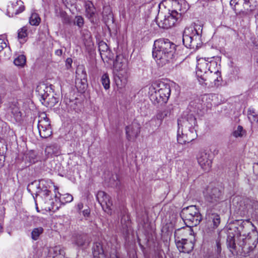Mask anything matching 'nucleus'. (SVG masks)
<instances>
[{
  "label": "nucleus",
  "instance_id": "obj_42",
  "mask_svg": "<svg viewBox=\"0 0 258 258\" xmlns=\"http://www.w3.org/2000/svg\"><path fill=\"white\" fill-rule=\"evenodd\" d=\"M74 24L79 28H81L84 25V19L81 16H77L75 17Z\"/></svg>",
  "mask_w": 258,
  "mask_h": 258
},
{
  "label": "nucleus",
  "instance_id": "obj_60",
  "mask_svg": "<svg viewBox=\"0 0 258 258\" xmlns=\"http://www.w3.org/2000/svg\"><path fill=\"white\" fill-rule=\"evenodd\" d=\"M253 44L254 46L256 48L258 49V42L256 41L253 42Z\"/></svg>",
  "mask_w": 258,
  "mask_h": 258
},
{
  "label": "nucleus",
  "instance_id": "obj_34",
  "mask_svg": "<svg viewBox=\"0 0 258 258\" xmlns=\"http://www.w3.org/2000/svg\"><path fill=\"white\" fill-rule=\"evenodd\" d=\"M13 7L16 9L15 15L19 14L25 10L23 2L21 0L17 1L16 4L13 5Z\"/></svg>",
  "mask_w": 258,
  "mask_h": 258
},
{
  "label": "nucleus",
  "instance_id": "obj_45",
  "mask_svg": "<svg viewBox=\"0 0 258 258\" xmlns=\"http://www.w3.org/2000/svg\"><path fill=\"white\" fill-rule=\"evenodd\" d=\"M100 55L103 60L105 58L111 59V57H112V54L109 49H108L106 52L104 53L101 52Z\"/></svg>",
  "mask_w": 258,
  "mask_h": 258
},
{
  "label": "nucleus",
  "instance_id": "obj_46",
  "mask_svg": "<svg viewBox=\"0 0 258 258\" xmlns=\"http://www.w3.org/2000/svg\"><path fill=\"white\" fill-rule=\"evenodd\" d=\"M187 132L188 138L189 137V136H194L193 135H194L195 136V139L196 138L197 135L196 133V130L194 127H188V128L187 129Z\"/></svg>",
  "mask_w": 258,
  "mask_h": 258
},
{
  "label": "nucleus",
  "instance_id": "obj_44",
  "mask_svg": "<svg viewBox=\"0 0 258 258\" xmlns=\"http://www.w3.org/2000/svg\"><path fill=\"white\" fill-rule=\"evenodd\" d=\"M109 49V47L105 42L103 41H100L98 43V50L100 54L101 52L104 53L106 52V51Z\"/></svg>",
  "mask_w": 258,
  "mask_h": 258
},
{
  "label": "nucleus",
  "instance_id": "obj_6",
  "mask_svg": "<svg viewBox=\"0 0 258 258\" xmlns=\"http://www.w3.org/2000/svg\"><path fill=\"white\" fill-rule=\"evenodd\" d=\"M185 9L186 8H184V10L180 8L179 9L180 13H178L177 10L169 11L168 13L164 16V19H161L159 22L158 21V20L160 18L159 15H158L156 18L158 26L165 29H168L174 26L178 20H181V14L184 13Z\"/></svg>",
  "mask_w": 258,
  "mask_h": 258
},
{
  "label": "nucleus",
  "instance_id": "obj_20",
  "mask_svg": "<svg viewBox=\"0 0 258 258\" xmlns=\"http://www.w3.org/2000/svg\"><path fill=\"white\" fill-rule=\"evenodd\" d=\"M177 123L179 128L187 129L188 127H194L196 125L197 120L193 114H188L178 119Z\"/></svg>",
  "mask_w": 258,
  "mask_h": 258
},
{
  "label": "nucleus",
  "instance_id": "obj_33",
  "mask_svg": "<svg viewBox=\"0 0 258 258\" xmlns=\"http://www.w3.org/2000/svg\"><path fill=\"white\" fill-rule=\"evenodd\" d=\"M41 19L38 14L32 13L29 19V23L32 26H38L40 23Z\"/></svg>",
  "mask_w": 258,
  "mask_h": 258
},
{
  "label": "nucleus",
  "instance_id": "obj_48",
  "mask_svg": "<svg viewBox=\"0 0 258 258\" xmlns=\"http://www.w3.org/2000/svg\"><path fill=\"white\" fill-rule=\"evenodd\" d=\"M7 46V43L5 42L4 40L0 38V52H1Z\"/></svg>",
  "mask_w": 258,
  "mask_h": 258
},
{
  "label": "nucleus",
  "instance_id": "obj_57",
  "mask_svg": "<svg viewBox=\"0 0 258 258\" xmlns=\"http://www.w3.org/2000/svg\"><path fill=\"white\" fill-rule=\"evenodd\" d=\"M204 258H218V257L215 256L213 254H207V255H205Z\"/></svg>",
  "mask_w": 258,
  "mask_h": 258
},
{
  "label": "nucleus",
  "instance_id": "obj_40",
  "mask_svg": "<svg viewBox=\"0 0 258 258\" xmlns=\"http://www.w3.org/2000/svg\"><path fill=\"white\" fill-rule=\"evenodd\" d=\"M206 59H208L207 62H209V67H210V71L213 72V71L215 70V69L217 66V58L213 57L206 58Z\"/></svg>",
  "mask_w": 258,
  "mask_h": 258
},
{
  "label": "nucleus",
  "instance_id": "obj_31",
  "mask_svg": "<svg viewBox=\"0 0 258 258\" xmlns=\"http://www.w3.org/2000/svg\"><path fill=\"white\" fill-rule=\"evenodd\" d=\"M50 192H51V191L50 190H45V191H36V192L35 194V196H34L33 195V198L34 199L35 201L36 206H37V204L36 203V201L35 200L36 198H37V197H40L41 199H44V201H45V203H46V202H47L48 200H51V197L49 196Z\"/></svg>",
  "mask_w": 258,
  "mask_h": 258
},
{
  "label": "nucleus",
  "instance_id": "obj_39",
  "mask_svg": "<svg viewBox=\"0 0 258 258\" xmlns=\"http://www.w3.org/2000/svg\"><path fill=\"white\" fill-rule=\"evenodd\" d=\"M101 82L104 89L106 90L108 89L110 87V80L109 78L108 75L104 74L101 77Z\"/></svg>",
  "mask_w": 258,
  "mask_h": 258
},
{
  "label": "nucleus",
  "instance_id": "obj_7",
  "mask_svg": "<svg viewBox=\"0 0 258 258\" xmlns=\"http://www.w3.org/2000/svg\"><path fill=\"white\" fill-rule=\"evenodd\" d=\"M206 223L204 230L208 233H211L218 228L221 223L219 214L215 213L213 209H207L206 215Z\"/></svg>",
  "mask_w": 258,
  "mask_h": 258
},
{
  "label": "nucleus",
  "instance_id": "obj_4",
  "mask_svg": "<svg viewBox=\"0 0 258 258\" xmlns=\"http://www.w3.org/2000/svg\"><path fill=\"white\" fill-rule=\"evenodd\" d=\"M180 215L185 224L188 227L197 226L202 220V216L199 209L194 205L184 208Z\"/></svg>",
  "mask_w": 258,
  "mask_h": 258
},
{
  "label": "nucleus",
  "instance_id": "obj_59",
  "mask_svg": "<svg viewBox=\"0 0 258 258\" xmlns=\"http://www.w3.org/2000/svg\"><path fill=\"white\" fill-rule=\"evenodd\" d=\"M181 228H183L184 229L183 230H182L180 232H179L180 237H182V235L184 233L185 229L184 227H181Z\"/></svg>",
  "mask_w": 258,
  "mask_h": 258
},
{
  "label": "nucleus",
  "instance_id": "obj_53",
  "mask_svg": "<svg viewBox=\"0 0 258 258\" xmlns=\"http://www.w3.org/2000/svg\"><path fill=\"white\" fill-rule=\"evenodd\" d=\"M81 212H82L83 215L84 217H89L90 213V210L89 208H87L86 209L84 210Z\"/></svg>",
  "mask_w": 258,
  "mask_h": 258
},
{
  "label": "nucleus",
  "instance_id": "obj_3",
  "mask_svg": "<svg viewBox=\"0 0 258 258\" xmlns=\"http://www.w3.org/2000/svg\"><path fill=\"white\" fill-rule=\"evenodd\" d=\"M205 201L210 207L216 206L223 201L224 189L215 184H210L203 191Z\"/></svg>",
  "mask_w": 258,
  "mask_h": 258
},
{
  "label": "nucleus",
  "instance_id": "obj_23",
  "mask_svg": "<svg viewBox=\"0 0 258 258\" xmlns=\"http://www.w3.org/2000/svg\"><path fill=\"white\" fill-rule=\"evenodd\" d=\"M96 199L103 209L106 208L109 210L112 205L109 195L103 191H99L96 195Z\"/></svg>",
  "mask_w": 258,
  "mask_h": 258
},
{
  "label": "nucleus",
  "instance_id": "obj_13",
  "mask_svg": "<svg viewBox=\"0 0 258 258\" xmlns=\"http://www.w3.org/2000/svg\"><path fill=\"white\" fill-rule=\"evenodd\" d=\"M87 86V75L85 69L83 66H80L76 70V87L80 92L83 93Z\"/></svg>",
  "mask_w": 258,
  "mask_h": 258
},
{
  "label": "nucleus",
  "instance_id": "obj_52",
  "mask_svg": "<svg viewBox=\"0 0 258 258\" xmlns=\"http://www.w3.org/2000/svg\"><path fill=\"white\" fill-rule=\"evenodd\" d=\"M83 204L81 202L79 203L77 205V212L80 213L82 212V210L83 208Z\"/></svg>",
  "mask_w": 258,
  "mask_h": 258
},
{
  "label": "nucleus",
  "instance_id": "obj_9",
  "mask_svg": "<svg viewBox=\"0 0 258 258\" xmlns=\"http://www.w3.org/2000/svg\"><path fill=\"white\" fill-rule=\"evenodd\" d=\"M237 243L240 247L242 248L246 244L248 245L247 254L252 251L258 243L257 232L256 230H252L251 234L237 240Z\"/></svg>",
  "mask_w": 258,
  "mask_h": 258
},
{
  "label": "nucleus",
  "instance_id": "obj_37",
  "mask_svg": "<svg viewBox=\"0 0 258 258\" xmlns=\"http://www.w3.org/2000/svg\"><path fill=\"white\" fill-rule=\"evenodd\" d=\"M43 228L39 227L33 229L31 232V238L34 240L38 239L39 236L43 232Z\"/></svg>",
  "mask_w": 258,
  "mask_h": 258
},
{
  "label": "nucleus",
  "instance_id": "obj_28",
  "mask_svg": "<svg viewBox=\"0 0 258 258\" xmlns=\"http://www.w3.org/2000/svg\"><path fill=\"white\" fill-rule=\"evenodd\" d=\"M92 253L94 258H104V253L102 244L100 242L94 243L92 247Z\"/></svg>",
  "mask_w": 258,
  "mask_h": 258
},
{
  "label": "nucleus",
  "instance_id": "obj_62",
  "mask_svg": "<svg viewBox=\"0 0 258 258\" xmlns=\"http://www.w3.org/2000/svg\"><path fill=\"white\" fill-rule=\"evenodd\" d=\"M256 34L258 38V26H256Z\"/></svg>",
  "mask_w": 258,
  "mask_h": 258
},
{
  "label": "nucleus",
  "instance_id": "obj_30",
  "mask_svg": "<svg viewBox=\"0 0 258 258\" xmlns=\"http://www.w3.org/2000/svg\"><path fill=\"white\" fill-rule=\"evenodd\" d=\"M191 28L185 30L182 36L183 45L186 48H192Z\"/></svg>",
  "mask_w": 258,
  "mask_h": 258
},
{
  "label": "nucleus",
  "instance_id": "obj_32",
  "mask_svg": "<svg viewBox=\"0 0 258 258\" xmlns=\"http://www.w3.org/2000/svg\"><path fill=\"white\" fill-rule=\"evenodd\" d=\"M26 62V57L24 54L19 55L14 60V64L19 67H24Z\"/></svg>",
  "mask_w": 258,
  "mask_h": 258
},
{
  "label": "nucleus",
  "instance_id": "obj_14",
  "mask_svg": "<svg viewBox=\"0 0 258 258\" xmlns=\"http://www.w3.org/2000/svg\"><path fill=\"white\" fill-rule=\"evenodd\" d=\"M72 243L78 247L88 246L92 241L91 237L86 233L78 232L74 233L72 237Z\"/></svg>",
  "mask_w": 258,
  "mask_h": 258
},
{
  "label": "nucleus",
  "instance_id": "obj_61",
  "mask_svg": "<svg viewBox=\"0 0 258 258\" xmlns=\"http://www.w3.org/2000/svg\"><path fill=\"white\" fill-rule=\"evenodd\" d=\"M86 36L87 37V38L88 39H90L91 37V36L90 35V34H87Z\"/></svg>",
  "mask_w": 258,
  "mask_h": 258
},
{
  "label": "nucleus",
  "instance_id": "obj_36",
  "mask_svg": "<svg viewBox=\"0 0 258 258\" xmlns=\"http://www.w3.org/2000/svg\"><path fill=\"white\" fill-rule=\"evenodd\" d=\"M227 245L228 248L236 249V241L234 235H228L227 238Z\"/></svg>",
  "mask_w": 258,
  "mask_h": 258
},
{
  "label": "nucleus",
  "instance_id": "obj_26",
  "mask_svg": "<svg viewBox=\"0 0 258 258\" xmlns=\"http://www.w3.org/2000/svg\"><path fill=\"white\" fill-rule=\"evenodd\" d=\"M173 110V105L172 104L169 105L164 110L158 111L156 115L151 119V121L152 122L157 120V124L159 126L161 124L164 118L169 115Z\"/></svg>",
  "mask_w": 258,
  "mask_h": 258
},
{
  "label": "nucleus",
  "instance_id": "obj_19",
  "mask_svg": "<svg viewBox=\"0 0 258 258\" xmlns=\"http://www.w3.org/2000/svg\"><path fill=\"white\" fill-rule=\"evenodd\" d=\"M152 86L159 92L160 94L159 95H162L165 101L167 102L171 92L170 85L164 82L157 81Z\"/></svg>",
  "mask_w": 258,
  "mask_h": 258
},
{
  "label": "nucleus",
  "instance_id": "obj_16",
  "mask_svg": "<svg viewBox=\"0 0 258 258\" xmlns=\"http://www.w3.org/2000/svg\"><path fill=\"white\" fill-rule=\"evenodd\" d=\"M230 4L233 6V9L237 13V11L239 14H246L248 12H250L251 9L249 0H231Z\"/></svg>",
  "mask_w": 258,
  "mask_h": 258
},
{
  "label": "nucleus",
  "instance_id": "obj_51",
  "mask_svg": "<svg viewBox=\"0 0 258 258\" xmlns=\"http://www.w3.org/2000/svg\"><path fill=\"white\" fill-rule=\"evenodd\" d=\"M5 160V156L0 153V168L4 166Z\"/></svg>",
  "mask_w": 258,
  "mask_h": 258
},
{
  "label": "nucleus",
  "instance_id": "obj_18",
  "mask_svg": "<svg viewBox=\"0 0 258 258\" xmlns=\"http://www.w3.org/2000/svg\"><path fill=\"white\" fill-rule=\"evenodd\" d=\"M207 61L208 59L206 58H200L197 60L196 75L198 80L211 72Z\"/></svg>",
  "mask_w": 258,
  "mask_h": 258
},
{
  "label": "nucleus",
  "instance_id": "obj_55",
  "mask_svg": "<svg viewBox=\"0 0 258 258\" xmlns=\"http://www.w3.org/2000/svg\"><path fill=\"white\" fill-rule=\"evenodd\" d=\"M62 53V51L61 49H57L55 51V54L58 56H61Z\"/></svg>",
  "mask_w": 258,
  "mask_h": 258
},
{
  "label": "nucleus",
  "instance_id": "obj_63",
  "mask_svg": "<svg viewBox=\"0 0 258 258\" xmlns=\"http://www.w3.org/2000/svg\"><path fill=\"white\" fill-rule=\"evenodd\" d=\"M2 229H3V227L1 225V224L0 223V232H1L2 231Z\"/></svg>",
  "mask_w": 258,
  "mask_h": 258
},
{
  "label": "nucleus",
  "instance_id": "obj_38",
  "mask_svg": "<svg viewBox=\"0 0 258 258\" xmlns=\"http://www.w3.org/2000/svg\"><path fill=\"white\" fill-rule=\"evenodd\" d=\"M232 135L236 138L242 137L246 135V131L243 130L242 126L238 125L237 129L232 133Z\"/></svg>",
  "mask_w": 258,
  "mask_h": 258
},
{
  "label": "nucleus",
  "instance_id": "obj_49",
  "mask_svg": "<svg viewBox=\"0 0 258 258\" xmlns=\"http://www.w3.org/2000/svg\"><path fill=\"white\" fill-rule=\"evenodd\" d=\"M252 207L255 213L258 215V201H254L252 203Z\"/></svg>",
  "mask_w": 258,
  "mask_h": 258
},
{
  "label": "nucleus",
  "instance_id": "obj_64",
  "mask_svg": "<svg viewBox=\"0 0 258 258\" xmlns=\"http://www.w3.org/2000/svg\"><path fill=\"white\" fill-rule=\"evenodd\" d=\"M112 258H120L117 255H115L114 256H113Z\"/></svg>",
  "mask_w": 258,
  "mask_h": 258
},
{
  "label": "nucleus",
  "instance_id": "obj_12",
  "mask_svg": "<svg viewBox=\"0 0 258 258\" xmlns=\"http://www.w3.org/2000/svg\"><path fill=\"white\" fill-rule=\"evenodd\" d=\"M40 118L37 125L39 135L41 138L46 139L51 136L52 133L50 121L45 113Z\"/></svg>",
  "mask_w": 258,
  "mask_h": 258
},
{
  "label": "nucleus",
  "instance_id": "obj_8",
  "mask_svg": "<svg viewBox=\"0 0 258 258\" xmlns=\"http://www.w3.org/2000/svg\"><path fill=\"white\" fill-rule=\"evenodd\" d=\"M183 228L176 229L174 232L175 242L180 252L189 253L194 248V244L186 238L181 237L179 232L183 230Z\"/></svg>",
  "mask_w": 258,
  "mask_h": 258
},
{
  "label": "nucleus",
  "instance_id": "obj_15",
  "mask_svg": "<svg viewBox=\"0 0 258 258\" xmlns=\"http://www.w3.org/2000/svg\"><path fill=\"white\" fill-rule=\"evenodd\" d=\"M202 31L203 28L201 25L195 24L194 28L191 27L192 49H197L201 46Z\"/></svg>",
  "mask_w": 258,
  "mask_h": 258
},
{
  "label": "nucleus",
  "instance_id": "obj_41",
  "mask_svg": "<svg viewBox=\"0 0 258 258\" xmlns=\"http://www.w3.org/2000/svg\"><path fill=\"white\" fill-rule=\"evenodd\" d=\"M28 36L27 29L26 27L21 28L18 33V38L19 39H23L27 37Z\"/></svg>",
  "mask_w": 258,
  "mask_h": 258
},
{
  "label": "nucleus",
  "instance_id": "obj_24",
  "mask_svg": "<svg viewBox=\"0 0 258 258\" xmlns=\"http://www.w3.org/2000/svg\"><path fill=\"white\" fill-rule=\"evenodd\" d=\"M85 8L86 17L92 24H97V20L95 18L96 11L93 4L90 1H88L85 3Z\"/></svg>",
  "mask_w": 258,
  "mask_h": 258
},
{
  "label": "nucleus",
  "instance_id": "obj_35",
  "mask_svg": "<svg viewBox=\"0 0 258 258\" xmlns=\"http://www.w3.org/2000/svg\"><path fill=\"white\" fill-rule=\"evenodd\" d=\"M248 118L251 123L258 124V112L254 110L250 109L248 110Z\"/></svg>",
  "mask_w": 258,
  "mask_h": 258
},
{
  "label": "nucleus",
  "instance_id": "obj_1",
  "mask_svg": "<svg viewBox=\"0 0 258 258\" xmlns=\"http://www.w3.org/2000/svg\"><path fill=\"white\" fill-rule=\"evenodd\" d=\"M178 47L169 39L161 38L155 41L152 55L158 64L162 67L173 61L175 52L178 53Z\"/></svg>",
  "mask_w": 258,
  "mask_h": 258
},
{
  "label": "nucleus",
  "instance_id": "obj_2",
  "mask_svg": "<svg viewBox=\"0 0 258 258\" xmlns=\"http://www.w3.org/2000/svg\"><path fill=\"white\" fill-rule=\"evenodd\" d=\"M114 70L117 72L114 80L118 88L124 87L128 77L127 60L122 55H117L113 63Z\"/></svg>",
  "mask_w": 258,
  "mask_h": 258
},
{
  "label": "nucleus",
  "instance_id": "obj_27",
  "mask_svg": "<svg viewBox=\"0 0 258 258\" xmlns=\"http://www.w3.org/2000/svg\"><path fill=\"white\" fill-rule=\"evenodd\" d=\"M182 128L181 134L180 132V128L178 127L177 135V140L179 144H185L186 143H189L193 141L195 139V136H189V137H187V129Z\"/></svg>",
  "mask_w": 258,
  "mask_h": 258
},
{
  "label": "nucleus",
  "instance_id": "obj_56",
  "mask_svg": "<svg viewBox=\"0 0 258 258\" xmlns=\"http://www.w3.org/2000/svg\"><path fill=\"white\" fill-rule=\"evenodd\" d=\"M73 61L71 58H68L66 60L67 65L71 66Z\"/></svg>",
  "mask_w": 258,
  "mask_h": 258
},
{
  "label": "nucleus",
  "instance_id": "obj_17",
  "mask_svg": "<svg viewBox=\"0 0 258 258\" xmlns=\"http://www.w3.org/2000/svg\"><path fill=\"white\" fill-rule=\"evenodd\" d=\"M50 186L48 182L44 179H41L38 182L34 181L30 183L27 186V190L30 192L32 195L33 191H40L49 190Z\"/></svg>",
  "mask_w": 258,
  "mask_h": 258
},
{
  "label": "nucleus",
  "instance_id": "obj_43",
  "mask_svg": "<svg viewBox=\"0 0 258 258\" xmlns=\"http://www.w3.org/2000/svg\"><path fill=\"white\" fill-rule=\"evenodd\" d=\"M60 200L63 203H70L73 200V197L70 194H66L61 196Z\"/></svg>",
  "mask_w": 258,
  "mask_h": 258
},
{
  "label": "nucleus",
  "instance_id": "obj_5",
  "mask_svg": "<svg viewBox=\"0 0 258 258\" xmlns=\"http://www.w3.org/2000/svg\"><path fill=\"white\" fill-rule=\"evenodd\" d=\"M52 85L47 86L45 84H42L37 86V91L41 96V101L42 104L48 107H52L55 106L59 101L58 96L54 95L53 92L51 91L52 89Z\"/></svg>",
  "mask_w": 258,
  "mask_h": 258
},
{
  "label": "nucleus",
  "instance_id": "obj_21",
  "mask_svg": "<svg viewBox=\"0 0 258 258\" xmlns=\"http://www.w3.org/2000/svg\"><path fill=\"white\" fill-rule=\"evenodd\" d=\"M199 165L205 171H209L212 166V160L210 159V154L205 151L200 152L197 156Z\"/></svg>",
  "mask_w": 258,
  "mask_h": 258
},
{
  "label": "nucleus",
  "instance_id": "obj_25",
  "mask_svg": "<svg viewBox=\"0 0 258 258\" xmlns=\"http://www.w3.org/2000/svg\"><path fill=\"white\" fill-rule=\"evenodd\" d=\"M150 99L154 105H162L167 102L164 98L154 87L152 86L150 88Z\"/></svg>",
  "mask_w": 258,
  "mask_h": 258
},
{
  "label": "nucleus",
  "instance_id": "obj_29",
  "mask_svg": "<svg viewBox=\"0 0 258 258\" xmlns=\"http://www.w3.org/2000/svg\"><path fill=\"white\" fill-rule=\"evenodd\" d=\"M45 153L47 157L52 155L57 156L60 154V147L56 144L47 146L45 148Z\"/></svg>",
  "mask_w": 258,
  "mask_h": 258
},
{
  "label": "nucleus",
  "instance_id": "obj_10",
  "mask_svg": "<svg viewBox=\"0 0 258 258\" xmlns=\"http://www.w3.org/2000/svg\"><path fill=\"white\" fill-rule=\"evenodd\" d=\"M220 74L221 73L218 70L214 72L211 71L202 78L199 79V81L201 85L205 86L208 87H218L219 85V82L222 80Z\"/></svg>",
  "mask_w": 258,
  "mask_h": 258
},
{
  "label": "nucleus",
  "instance_id": "obj_11",
  "mask_svg": "<svg viewBox=\"0 0 258 258\" xmlns=\"http://www.w3.org/2000/svg\"><path fill=\"white\" fill-rule=\"evenodd\" d=\"M236 223L237 225L236 227L237 240L251 234L250 231L255 230L254 229L256 228L249 219L238 220L236 221Z\"/></svg>",
  "mask_w": 258,
  "mask_h": 258
},
{
  "label": "nucleus",
  "instance_id": "obj_58",
  "mask_svg": "<svg viewBox=\"0 0 258 258\" xmlns=\"http://www.w3.org/2000/svg\"><path fill=\"white\" fill-rule=\"evenodd\" d=\"M63 23H70V19L68 17H66L64 18Z\"/></svg>",
  "mask_w": 258,
  "mask_h": 258
},
{
  "label": "nucleus",
  "instance_id": "obj_54",
  "mask_svg": "<svg viewBox=\"0 0 258 258\" xmlns=\"http://www.w3.org/2000/svg\"><path fill=\"white\" fill-rule=\"evenodd\" d=\"M174 5L175 7H176V6L177 7V9H178V10H179V9L180 8H181L182 10H184V8H186V9H185V11H186V5H185V4L184 5V8H182V7L180 6V5L179 3L178 2H177V1H175V2H174Z\"/></svg>",
  "mask_w": 258,
  "mask_h": 258
},
{
  "label": "nucleus",
  "instance_id": "obj_22",
  "mask_svg": "<svg viewBox=\"0 0 258 258\" xmlns=\"http://www.w3.org/2000/svg\"><path fill=\"white\" fill-rule=\"evenodd\" d=\"M125 132L126 138L128 141L134 140L140 133V125L134 122L131 125L126 126Z\"/></svg>",
  "mask_w": 258,
  "mask_h": 258
},
{
  "label": "nucleus",
  "instance_id": "obj_47",
  "mask_svg": "<svg viewBox=\"0 0 258 258\" xmlns=\"http://www.w3.org/2000/svg\"><path fill=\"white\" fill-rule=\"evenodd\" d=\"M221 243L219 239L216 240V251L218 254L221 252Z\"/></svg>",
  "mask_w": 258,
  "mask_h": 258
},
{
  "label": "nucleus",
  "instance_id": "obj_50",
  "mask_svg": "<svg viewBox=\"0 0 258 258\" xmlns=\"http://www.w3.org/2000/svg\"><path fill=\"white\" fill-rule=\"evenodd\" d=\"M252 168L253 174L257 175L258 174V163H254Z\"/></svg>",
  "mask_w": 258,
  "mask_h": 258
}]
</instances>
